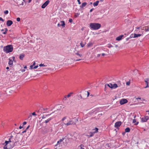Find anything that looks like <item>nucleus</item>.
Here are the masks:
<instances>
[{
  "mask_svg": "<svg viewBox=\"0 0 149 149\" xmlns=\"http://www.w3.org/2000/svg\"><path fill=\"white\" fill-rule=\"evenodd\" d=\"M89 26L91 29L94 30H98L101 26V24H100L95 23H91L90 24Z\"/></svg>",
  "mask_w": 149,
  "mask_h": 149,
  "instance_id": "f257e3e1",
  "label": "nucleus"
},
{
  "mask_svg": "<svg viewBox=\"0 0 149 149\" xmlns=\"http://www.w3.org/2000/svg\"><path fill=\"white\" fill-rule=\"evenodd\" d=\"M4 50L6 53H8L13 51V47L11 45H8L4 47Z\"/></svg>",
  "mask_w": 149,
  "mask_h": 149,
  "instance_id": "f03ea898",
  "label": "nucleus"
},
{
  "mask_svg": "<svg viewBox=\"0 0 149 149\" xmlns=\"http://www.w3.org/2000/svg\"><path fill=\"white\" fill-rule=\"evenodd\" d=\"M76 122V121L74 120H71L69 121L67 123L65 122L64 123V124L66 126H67L71 125H75Z\"/></svg>",
  "mask_w": 149,
  "mask_h": 149,
  "instance_id": "7ed1b4c3",
  "label": "nucleus"
},
{
  "mask_svg": "<svg viewBox=\"0 0 149 149\" xmlns=\"http://www.w3.org/2000/svg\"><path fill=\"white\" fill-rule=\"evenodd\" d=\"M149 119V118L148 116H145L141 118V121L143 123L146 122Z\"/></svg>",
  "mask_w": 149,
  "mask_h": 149,
  "instance_id": "20e7f679",
  "label": "nucleus"
},
{
  "mask_svg": "<svg viewBox=\"0 0 149 149\" xmlns=\"http://www.w3.org/2000/svg\"><path fill=\"white\" fill-rule=\"evenodd\" d=\"M128 102L127 100L125 99H122L120 101V103L121 105H123L127 103Z\"/></svg>",
  "mask_w": 149,
  "mask_h": 149,
  "instance_id": "39448f33",
  "label": "nucleus"
},
{
  "mask_svg": "<svg viewBox=\"0 0 149 149\" xmlns=\"http://www.w3.org/2000/svg\"><path fill=\"white\" fill-rule=\"evenodd\" d=\"M122 123L121 121H118L116 122L115 124L114 127L116 128H118L121 125Z\"/></svg>",
  "mask_w": 149,
  "mask_h": 149,
  "instance_id": "423d86ee",
  "label": "nucleus"
},
{
  "mask_svg": "<svg viewBox=\"0 0 149 149\" xmlns=\"http://www.w3.org/2000/svg\"><path fill=\"white\" fill-rule=\"evenodd\" d=\"M49 2V1L47 0L46 1L42 6L41 7L42 8H44L48 4Z\"/></svg>",
  "mask_w": 149,
  "mask_h": 149,
  "instance_id": "0eeeda50",
  "label": "nucleus"
},
{
  "mask_svg": "<svg viewBox=\"0 0 149 149\" xmlns=\"http://www.w3.org/2000/svg\"><path fill=\"white\" fill-rule=\"evenodd\" d=\"M142 30H144L145 32H148L149 31V26H145L141 28Z\"/></svg>",
  "mask_w": 149,
  "mask_h": 149,
  "instance_id": "6e6552de",
  "label": "nucleus"
},
{
  "mask_svg": "<svg viewBox=\"0 0 149 149\" xmlns=\"http://www.w3.org/2000/svg\"><path fill=\"white\" fill-rule=\"evenodd\" d=\"M144 81L146 82L147 85L146 86L144 87V88H147L149 87V78L146 79H145Z\"/></svg>",
  "mask_w": 149,
  "mask_h": 149,
  "instance_id": "1a4fd4ad",
  "label": "nucleus"
},
{
  "mask_svg": "<svg viewBox=\"0 0 149 149\" xmlns=\"http://www.w3.org/2000/svg\"><path fill=\"white\" fill-rule=\"evenodd\" d=\"M95 130V132H91L89 133V134H91L93 135V136L94 135V134L96 133H97L98 132V129L96 127L95 129H93L92 130L93 131H94Z\"/></svg>",
  "mask_w": 149,
  "mask_h": 149,
  "instance_id": "9d476101",
  "label": "nucleus"
},
{
  "mask_svg": "<svg viewBox=\"0 0 149 149\" xmlns=\"http://www.w3.org/2000/svg\"><path fill=\"white\" fill-rule=\"evenodd\" d=\"M13 23L12 21L10 20H8L6 22V25L8 26H10Z\"/></svg>",
  "mask_w": 149,
  "mask_h": 149,
  "instance_id": "9b49d317",
  "label": "nucleus"
},
{
  "mask_svg": "<svg viewBox=\"0 0 149 149\" xmlns=\"http://www.w3.org/2000/svg\"><path fill=\"white\" fill-rule=\"evenodd\" d=\"M121 85V84H114L113 85V88H116L118 87H119Z\"/></svg>",
  "mask_w": 149,
  "mask_h": 149,
  "instance_id": "f8f14e48",
  "label": "nucleus"
},
{
  "mask_svg": "<svg viewBox=\"0 0 149 149\" xmlns=\"http://www.w3.org/2000/svg\"><path fill=\"white\" fill-rule=\"evenodd\" d=\"M142 35V34H136L134 33L133 34V38H136L138 37H140Z\"/></svg>",
  "mask_w": 149,
  "mask_h": 149,
  "instance_id": "ddd939ff",
  "label": "nucleus"
},
{
  "mask_svg": "<svg viewBox=\"0 0 149 149\" xmlns=\"http://www.w3.org/2000/svg\"><path fill=\"white\" fill-rule=\"evenodd\" d=\"M8 64L10 67L12 66L13 64V61L12 60H11L10 58L9 59Z\"/></svg>",
  "mask_w": 149,
  "mask_h": 149,
  "instance_id": "4468645a",
  "label": "nucleus"
},
{
  "mask_svg": "<svg viewBox=\"0 0 149 149\" xmlns=\"http://www.w3.org/2000/svg\"><path fill=\"white\" fill-rule=\"evenodd\" d=\"M123 36V35L120 36L116 38V40L118 41L120 40Z\"/></svg>",
  "mask_w": 149,
  "mask_h": 149,
  "instance_id": "2eb2a0df",
  "label": "nucleus"
},
{
  "mask_svg": "<svg viewBox=\"0 0 149 149\" xmlns=\"http://www.w3.org/2000/svg\"><path fill=\"white\" fill-rule=\"evenodd\" d=\"M73 94V93L72 92H71L69 93L67 95L65 96L64 97V98H65V100H66L67 97L68 98L70 97Z\"/></svg>",
  "mask_w": 149,
  "mask_h": 149,
  "instance_id": "dca6fc26",
  "label": "nucleus"
},
{
  "mask_svg": "<svg viewBox=\"0 0 149 149\" xmlns=\"http://www.w3.org/2000/svg\"><path fill=\"white\" fill-rule=\"evenodd\" d=\"M87 4V3L86 2H84L80 6V8H83L84 7H85Z\"/></svg>",
  "mask_w": 149,
  "mask_h": 149,
  "instance_id": "f3484780",
  "label": "nucleus"
},
{
  "mask_svg": "<svg viewBox=\"0 0 149 149\" xmlns=\"http://www.w3.org/2000/svg\"><path fill=\"white\" fill-rule=\"evenodd\" d=\"M60 22L61 23V26H62L63 28H64L65 27V22L64 21H61Z\"/></svg>",
  "mask_w": 149,
  "mask_h": 149,
  "instance_id": "a211bd4d",
  "label": "nucleus"
},
{
  "mask_svg": "<svg viewBox=\"0 0 149 149\" xmlns=\"http://www.w3.org/2000/svg\"><path fill=\"white\" fill-rule=\"evenodd\" d=\"M24 54H22L20 55V56H19V58L21 60H22L23 59V58L24 57Z\"/></svg>",
  "mask_w": 149,
  "mask_h": 149,
  "instance_id": "6ab92c4d",
  "label": "nucleus"
},
{
  "mask_svg": "<svg viewBox=\"0 0 149 149\" xmlns=\"http://www.w3.org/2000/svg\"><path fill=\"white\" fill-rule=\"evenodd\" d=\"M107 85L110 88H113V84H112L110 83L109 84H107ZM106 85H105V86H106Z\"/></svg>",
  "mask_w": 149,
  "mask_h": 149,
  "instance_id": "aec40b11",
  "label": "nucleus"
},
{
  "mask_svg": "<svg viewBox=\"0 0 149 149\" xmlns=\"http://www.w3.org/2000/svg\"><path fill=\"white\" fill-rule=\"evenodd\" d=\"M93 43L91 42L88 43L87 45V46L88 47H90L91 46H93Z\"/></svg>",
  "mask_w": 149,
  "mask_h": 149,
  "instance_id": "412c9836",
  "label": "nucleus"
},
{
  "mask_svg": "<svg viewBox=\"0 0 149 149\" xmlns=\"http://www.w3.org/2000/svg\"><path fill=\"white\" fill-rule=\"evenodd\" d=\"M142 27L141 26H140L139 27H136V29H135V31L136 32V33H137L138 32V31L139 29H141V28Z\"/></svg>",
  "mask_w": 149,
  "mask_h": 149,
  "instance_id": "4be33fe9",
  "label": "nucleus"
},
{
  "mask_svg": "<svg viewBox=\"0 0 149 149\" xmlns=\"http://www.w3.org/2000/svg\"><path fill=\"white\" fill-rule=\"evenodd\" d=\"M130 131V129L129 127L126 128L125 129V132H129Z\"/></svg>",
  "mask_w": 149,
  "mask_h": 149,
  "instance_id": "5701e85b",
  "label": "nucleus"
},
{
  "mask_svg": "<svg viewBox=\"0 0 149 149\" xmlns=\"http://www.w3.org/2000/svg\"><path fill=\"white\" fill-rule=\"evenodd\" d=\"M99 2V1H96L94 3H93V5L94 6H97L98 5V3Z\"/></svg>",
  "mask_w": 149,
  "mask_h": 149,
  "instance_id": "b1692460",
  "label": "nucleus"
},
{
  "mask_svg": "<svg viewBox=\"0 0 149 149\" xmlns=\"http://www.w3.org/2000/svg\"><path fill=\"white\" fill-rule=\"evenodd\" d=\"M52 119V118H49L47 120H45L44 123H47L49 121L51 120Z\"/></svg>",
  "mask_w": 149,
  "mask_h": 149,
  "instance_id": "393cba45",
  "label": "nucleus"
},
{
  "mask_svg": "<svg viewBox=\"0 0 149 149\" xmlns=\"http://www.w3.org/2000/svg\"><path fill=\"white\" fill-rule=\"evenodd\" d=\"M136 120L135 119H134L133 120L132 122L133 123H135V125H137L139 123V122H137L136 123Z\"/></svg>",
  "mask_w": 149,
  "mask_h": 149,
  "instance_id": "a878e982",
  "label": "nucleus"
},
{
  "mask_svg": "<svg viewBox=\"0 0 149 149\" xmlns=\"http://www.w3.org/2000/svg\"><path fill=\"white\" fill-rule=\"evenodd\" d=\"M75 54L78 56L80 58H81L82 56V55L81 54H79L78 52L75 53Z\"/></svg>",
  "mask_w": 149,
  "mask_h": 149,
  "instance_id": "bb28decb",
  "label": "nucleus"
},
{
  "mask_svg": "<svg viewBox=\"0 0 149 149\" xmlns=\"http://www.w3.org/2000/svg\"><path fill=\"white\" fill-rule=\"evenodd\" d=\"M63 139H60L59 141H58L57 142V144L56 146L57 145H58L59 143H61V142H62L63 141Z\"/></svg>",
  "mask_w": 149,
  "mask_h": 149,
  "instance_id": "cd10ccee",
  "label": "nucleus"
},
{
  "mask_svg": "<svg viewBox=\"0 0 149 149\" xmlns=\"http://www.w3.org/2000/svg\"><path fill=\"white\" fill-rule=\"evenodd\" d=\"M79 15H80V14L79 13H75V15H74V17H75V18L77 17L78 16H79Z\"/></svg>",
  "mask_w": 149,
  "mask_h": 149,
  "instance_id": "c85d7f7f",
  "label": "nucleus"
},
{
  "mask_svg": "<svg viewBox=\"0 0 149 149\" xmlns=\"http://www.w3.org/2000/svg\"><path fill=\"white\" fill-rule=\"evenodd\" d=\"M80 45L81 47H84L85 45L84 44H83L82 42L80 43Z\"/></svg>",
  "mask_w": 149,
  "mask_h": 149,
  "instance_id": "c756f323",
  "label": "nucleus"
},
{
  "mask_svg": "<svg viewBox=\"0 0 149 149\" xmlns=\"http://www.w3.org/2000/svg\"><path fill=\"white\" fill-rule=\"evenodd\" d=\"M5 31H4V32H2V33L3 34H5L7 33V31H8V29L7 28H5Z\"/></svg>",
  "mask_w": 149,
  "mask_h": 149,
  "instance_id": "7c9ffc66",
  "label": "nucleus"
},
{
  "mask_svg": "<svg viewBox=\"0 0 149 149\" xmlns=\"http://www.w3.org/2000/svg\"><path fill=\"white\" fill-rule=\"evenodd\" d=\"M66 118H67V117H66V116H65V117H63V118H62V120H61V121H63V122L64 121V120L65 119H66Z\"/></svg>",
  "mask_w": 149,
  "mask_h": 149,
  "instance_id": "2f4dec72",
  "label": "nucleus"
},
{
  "mask_svg": "<svg viewBox=\"0 0 149 149\" xmlns=\"http://www.w3.org/2000/svg\"><path fill=\"white\" fill-rule=\"evenodd\" d=\"M39 66H40V67H42V66H46V65H44V64H40L39 65Z\"/></svg>",
  "mask_w": 149,
  "mask_h": 149,
  "instance_id": "473e14b6",
  "label": "nucleus"
},
{
  "mask_svg": "<svg viewBox=\"0 0 149 149\" xmlns=\"http://www.w3.org/2000/svg\"><path fill=\"white\" fill-rule=\"evenodd\" d=\"M4 13L6 14H7L8 13V10H6L4 11Z\"/></svg>",
  "mask_w": 149,
  "mask_h": 149,
  "instance_id": "72a5a7b5",
  "label": "nucleus"
},
{
  "mask_svg": "<svg viewBox=\"0 0 149 149\" xmlns=\"http://www.w3.org/2000/svg\"><path fill=\"white\" fill-rule=\"evenodd\" d=\"M49 108H43V111H47V110Z\"/></svg>",
  "mask_w": 149,
  "mask_h": 149,
  "instance_id": "f704fd0d",
  "label": "nucleus"
},
{
  "mask_svg": "<svg viewBox=\"0 0 149 149\" xmlns=\"http://www.w3.org/2000/svg\"><path fill=\"white\" fill-rule=\"evenodd\" d=\"M33 66H33V65H30V69H34L33 68Z\"/></svg>",
  "mask_w": 149,
  "mask_h": 149,
  "instance_id": "c9c22d12",
  "label": "nucleus"
},
{
  "mask_svg": "<svg viewBox=\"0 0 149 149\" xmlns=\"http://www.w3.org/2000/svg\"><path fill=\"white\" fill-rule=\"evenodd\" d=\"M130 81H128V82H127L126 83V84L127 85H128V86H129L130 85Z\"/></svg>",
  "mask_w": 149,
  "mask_h": 149,
  "instance_id": "e433bc0d",
  "label": "nucleus"
},
{
  "mask_svg": "<svg viewBox=\"0 0 149 149\" xmlns=\"http://www.w3.org/2000/svg\"><path fill=\"white\" fill-rule=\"evenodd\" d=\"M9 141H5V143H6L5 145H7L8 144V143H9Z\"/></svg>",
  "mask_w": 149,
  "mask_h": 149,
  "instance_id": "4c0bfd02",
  "label": "nucleus"
},
{
  "mask_svg": "<svg viewBox=\"0 0 149 149\" xmlns=\"http://www.w3.org/2000/svg\"><path fill=\"white\" fill-rule=\"evenodd\" d=\"M20 19L19 17H18L17 18V21L18 22H19L20 21Z\"/></svg>",
  "mask_w": 149,
  "mask_h": 149,
  "instance_id": "58836bf2",
  "label": "nucleus"
},
{
  "mask_svg": "<svg viewBox=\"0 0 149 149\" xmlns=\"http://www.w3.org/2000/svg\"><path fill=\"white\" fill-rule=\"evenodd\" d=\"M47 115H46V116H45L44 115H43L42 118V119H44V118H46V117L47 116Z\"/></svg>",
  "mask_w": 149,
  "mask_h": 149,
  "instance_id": "ea45409f",
  "label": "nucleus"
},
{
  "mask_svg": "<svg viewBox=\"0 0 149 149\" xmlns=\"http://www.w3.org/2000/svg\"><path fill=\"white\" fill-rule=\"evenodd\" d=\"M69 21L70 23H72V20L71 19H69Z\"/></svg>",
  "mask_w": 149,
  "mask_h": 149,
  "instance_id": "a19ab883",
  "label": "nucleus"
},
{
  "mask_svg": "<svg viewBox=\"0 0 149 149\" xmlns=\"http://www.w3.org/2000/svg\"><path fill=\"white\" fill-rule=\"evenodd\" d=\"M106 147H110L109 145V144H107L106 146Z\"/></svg>",
  "mask_w": 149,
  "mask_h": 149,
  "instance_id": "79ce46f5",
  "label": "nucleus"
},
{
  "mask_svg": "<svg viewBox=\"0 0 149 149\" xmlns=\"http://www.w3.org/2000/svg\"><path fill=\"white\" fill-rule=\"evenodd\" d=\"M7 145H5L4 147V149H8L6 146Z\"/></svg>",
  "mask_w": 149,
  "mask_h": 149,
  "instance_id": "37998d69",
  "label": "nucleus"
},
{
  "mask_svg": "<svg viewBox=\"0 0 149 149\" xmlns=\"http://www.w3.org/2000/svg\"><path fill=\"white\" fill-rule=\"evenodd\" d=\"M90 135L89 136L88 135H86V136H89L90 137H92L93 136V135L91 134H90Z\"/></svg>",
  "mask_w": 149,
  "mask_h": 149,
  "instance_id": "c03bdc74",
  "label": "nucleus"
},
{
  "mask_svg": "<svg viewBox=\"0 0 149 149\" xmlns=\"http://www.w3.org/2000/svg\"><path fill=\"white\" fill-rule=\"evenodd\" d=\"M32 115L33 116H36V113L35 112H34L33 113H32Z\"/></svg>",
  "mask_w": 149,
  "mask_h": 149,
  "instance_id": "a18cd8bd",
  "label": "nucleus"
},
{
  "mask_svg": "<svg viewBox=\"0 0 149 149\" xmlns=\"http://www.w3.org/2000/svg\"><path fill=\"white\" fill-rule=\"evenodd\" d=\"M38 67V65H36V66H35L33 67V68H34V69H36V68H37Z\"/></svg>",
  "mask_w": 149,
  "mask_h": 149,
  "instance_id": "49530a36",
  "label": "nucleus"
},
{
  "mask_svg": "<svg viewBox=\"0 0 149 149\" xmlns=\"http://www.w3.org/2000/svg\"><path fill=\"white\" fill-rule=\"evenodd\" d=\"M77 1H78L79 4H81V2L80 1V0H77Z\"/></svg>",
  "mask_w": 149,
  "mask_h": 149,
  "instance_id": "de8ad7c7",
  "label": "nucleus"
},
{
  "mask_svg": "<svg viewBox=\"0 0 149 149\" xmlns=\"http://www.w3.org/2000/svg\"><path fill=\"white\" fill-rule=\"evenodd\" d=\"M80 147H81V149H83V148L82 147L84 146L83 145H81L79 146Z\"/></svg>",
  "mask_w": 149,
  "mask_h": 149,
  "instance_id": "09e8293b",
  "label": "nucleus"
},
{
  "mask_svg": "<svg viewBox=\"0 0 149 149\" xmlns=\"http://www.w3.org/2000/svg\"><path fill=\"white\" fill-rule=\"evenodd\" d=\"M81 60V59H76V60H75V61H77Z\"/></svg>",
  "mask_w": 149,
  "mask_h": 149,
  "instance_id": "8fccbe9b",
  "label": "nucleus"
},
{
  "mask_svg": "<svg viewBox=\"0 0 149 149\" xmlns=\"http://www.w3.org/2000/svg\"><path fill=\"white\" fill-rule=\"evenodd\" d=\"M1 20L3 22L4 21V20L1 17H0V21Z\"/></svg>",
  "mask_w": 149,
  "mask_h": 149,
  "instance_id": "3c124183",
  "label": "nucleus"
},
{
  "mask_svg": "<svg viewBox=\"0 0 149 149\" xmlns=\"http://www.w3.org/2000/svg\"><path fill=\"white\" fill-rule=\"evenodd\" d=\"M87 95L86 97H87L90 94V93L88 92H87Z\"/></svg>",
  "mask_w": 149,
  "mask_h": 149,
  "instance_id": "603ef678",
  "label": "nucleus"
},
{
  "mask_svg": "<svg viewBox=\"0 0 149 149\" xmlns=\"http://www.w3.org/2000/svg\"><path fill=\"white\" fill-rule=\"evenodd\" d=\"M23 124L24 125H25L26 124V122L25 121L24 122Z\"/></svg>",
  "mask_w": 149,
  "mask_h": 149,
  "instance_id": "864d4df0",
  "label": "nucleus"
},
{
  "mask_svg": "<svg viewBox=\"0 0 149 149\" xmlns=\"http://www.w3.org/2000/svg\"><path fill=\"white\" fill-rule=\"evenodd\" d=\"M36 65V62L35 61H34L33 62V66H34Z\"/></svg>",
  "mask_w": 149,
  "mask_h": 149,
  "instance_id": "5fc2aeb1",
  "label": "nucleus"
},
{
  "mask_svg": "<svg viewBox=\"0 0 149 149\" xmlns=\"http://www.w3.org/2000/svg\"><path fill=\"white\" fill-rule=\"evenodd\" d=\"M61 26V24H60L58 23L57 24V26L58 27H59Z\"/></svg>",
  "mask_w": 149,
  "mask_h": 149,
  "instance_id": "6e6d98bb",
  "label": "nucleus"
},
{
  "mask_svg": "<svg viewBox=\"0 0 149 149\" xmlns=\"http://www.w3.org/2000/svg\"><path fill=\"white\" fill-rule=\"evenodd\" d=\"M25 69H23L22 70V72H25Z\"/></svg>",
  "mask_w": 149,
  "mask_h": 149,
  "instance_id": "4d7b16f0",
  "label": "nucleus"
},
{
  "mask_svg": "<svg viewBox=\"0 0 149 149\" xmlns=\"http://www.w3.org/2000/svg\"><path fill=\"white\" fill-rule=\"evenodd\" d=\"M19 129H21L22 128V126L21 125H20L19 127Z\"/></svg>",
  "mask_w": 149,
  "mask_h": 149,
  "instance_id": "13d9d810",
  "label": "nucleus"
},
{
  "mask_svg": "<svg viewBox=\"0 0 149 149\" xmlns=\"http://www.w3.org/2000/svg\"><path fill=\"white\" fill-rule=\"evenodd\" d=\"M102 56H104L105 55V54L104 53H102Z\"/></svg>",
  "mask_w": 149,
  "mask_h": 149,
  "instance_id": "bf43d9fd",
  "label": "nucleus"
},
{
  "mask_svg": "<svg viewBox=\"0 0 149 149\" xmlns=\"http://www.w3.org/2000/svg\"><path fill=\"white\" fill-rule=\"evenodd\" d=\"M6 70H8L9 69V67H7L6 68Z\"/></svg>",
  "mask_w": 149,
  "mask_h": 149,
  "instance_id": "052dcab7",
  "label": "nucleus"
},
{
  "mask_svg": "<svg viewBox=\"0 0 149 149\" xmlns=\"http://www.w3.org/2000/svg\"><path fill=\"white\" fill-rule=\"evenodd\" d=\"M136 99H137V100H138V99H139V100H140V99H141V98H140V97H138V98H136Z\"/></svg>",
  "mask_w": 149,
  "mask_h": 149,
  "instance_id": "680f3d73",
  "label": "nucleus"
},
{
  "mask_svg": "<svg viewBox=\"0 0 149 149\" xmlns=\"http://www.w3.org/2000/svg\"><path fill=\"white\" fill-rule=\"evenodd\" d=\"M32 0H29V1H28V2L29 3H30L31 2V1Z\"/></svg>",
  "mask_w": 149,
  "mask_h": 149,
  "instance_id": "e2e57ef3",
  "label": "nucleus"
},
{
  "mask_svg": "<svg viewBox=\"0 0 149 149\" xmlns=\"http://www.w3.org/2000/svg\"><path fill=\"white\" fill-rule=\"evenodd\" d=\"M9 141H9V142H11V141L10 140V138L9 139Z\"/></svg>",
  "mask_w": 149,
  "mask_h": 149,
  "instance_id": "0e129e2a",
  "label": "nucleus"
},
{
  "mask_svg": "<svg viewBox=\"0 0 149 149\" xmlns=\"http://www.w3.org/2000/svg\"><path fill=\"white\" fill-rule=\"evenodd\" d=\"M93 10V9H91L90 10V12H91Z\"/></svg>",
  "mask_w": 149,
  "mask_h": 149,
  "instance_id": "69168bd1",
  "label": "nucleus"
},
{
  "mask_svg": "<svg viewBox=\"0 0 149 149\" xmlns=\"http://www.w3.org/2000/svg\"><path fill=\"white\" fill-rule=\"evenodd\" d=\"M24 69H26L27 68V66H25L24 67Z\"/></svg>",
  "mask_w": 149,
  "mask_h": 149,
  "instance_id": "338daca9",
  "label": "nucleus"
},
{
  "mask_svg": "<svg viewBox=\"0 0 149 149\" xmlns=\"http://www.w3.org/2000/svg\"><path fill=\"white\" fill-rule=\"evenodd\" d=\"M100 54H97V55L98 56H100Z\"/></svg>",
  "mask_w": 149,
  "mask_h": 149,
  "instance_id": "774afa93",
  "label": "nucleus"
}]
</instances>
